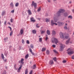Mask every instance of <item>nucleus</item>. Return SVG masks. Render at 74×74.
I'll use <instances>...</instances> for the list:
<instances>
[{
  "label": "nucleus",
  "mask_w": 74,
  "mask_h": 74,
  "mask_svg": "<svg viewBox=\"0 0 74 74\" xmlns=\"http://www.w3.org/2000/svg\"><path fill=\"white\" fill-rule=\"evenodd\" d=\"M39 41H40V42L42 41V38H39Z\"/></svg>",
  "instance_id": "obj_40"
},
{
  "label": "nucleus",
  "mask_w": 74,
  "mask_h": 74,
  "mask_svg": "<svg viewBox=\"0 0 74 74\" xmlns=\"http://www.w3.org/2000/svg\"><path fill=\"white\" fill-rule=\"evenodd\" d=\"M27 43L28 44H30V42H29V40H27Z\"/></svg>",
  "instance_id": "obj_43"
},
{
  "label": "nucleus",
  "mask_w": 74,
  "mask_h": 74,
  "mask_svg": "<svg viewBox=\"0 0 74 74\" xmlns=\"http://www.w3.org/2000/svg\"><path fill=\"white\" fill-rule=\"evenodd\" d=\"M28 12L29 14V15H32V12H31V11L30 10H28Z\"/></svg>",
  "instance_id": "obj_19"
},
{
  "label": "nucleus",
  "mask_w": 74,
  "mask_h": 74,
  "mask_svg": "<svg viewBox=\"0 0 74 74\" xmlns=\"http://www.w3.org/2000/svg\"><path fill=\"white\" fill-rule=\"evenodd\" d=\"M64 38L66 39H67L68 38H69V36H65Z\"/></svg>",
  "instance_id": "obj_32"
},
{
  "label": "nucleus",
  "mask_w": 74,
  "mask_h": 74,
  "mask_svg": "<svg viewBox=\"0 0 74 74\" xmlns=\"http://www.w3.org/2000/svg\"><path fill=\"white\" fill-rule=\"evenodd\" d=\"M51 24L52 26H53L54 25H56V26L58 25V24H57V23H54V22H53V20H51Z\"/></svg>",
  "instance_id": "obj_6"
},
{
  "label": "nucleus",
  "mask_w": 74,
  "mask_h": 74,
  "mask_svg": "<svg viewBox=\"0 0 74 74\" xmlns=\"http://www.w3.org/2000/svg\"><path fill=\"white\" fill-rule=\"evenodd\" d=\"M72 58L73 59H74V56H72Z\"/></svg>",
  "instance_id": "obj_54"
},
{
  "label": "nucleus",
  "mask_w": 74,
  "mask_h": 74,
  "mask_svg": "<svg viewBox=\"0 0 74 74\" xmlns=\"http://www.w3.org/2000/svg\"><path fill=\"white\" fill-rule=\"evenodd\" d=\"M69 18H71V19H72V16H69L68 17Z\"/></svg>",
  "instance_id": "obj_42"
},
{
  "label": "nucleus",
  "mask_w": 74,
  "mask_h": 74,
  "mask_svg": "<svg viewBox=\"0 0 74 74\" xmlns=\"http://www.w3.org/2000/svg\"><path fill=\"white\" fill-rule=\"evenodd\" d=\"M31 22H36V20H34V18L33 17L31 18Z\"/></svg>",
  "instance_id": "obj_15"
},
{
  "label": "nucleus",
  "mask_w": 74,
  "mask_h": 74,
  "mask_svg": "<svg viewBox=\"0 0 74 74\" xmlns=\"http://www.w3.org/2000/svg\"><path fill=\"white\" fill-rule=\"evenodd\" d=\"M8 40V37H6L4 39V40Z\"/></svg>",
  "instance_id": "obj_49"
},
{
  "label": "nucleus",
  "mask_w": 74,
  "mask_h": 74,
  "mask_svg": "<svg viewBox=\"0 0 74 74\" xmlns=\"http://www.w3.org/2000/svg\"><path fill=\"white\" fill-rule=\"evenodd\" d=\"M41 37V36H39V37Z\"/></svg>",
  "instance_id": "obj_64"
},
{
  "label": "nucleus",
  "mask_w": 74,
  "mask_h": 74,
  "mask_svg": "<svg viewBox=\"0 0 74 74\" xmlns=\"http://www.w3.org/2000/svg\"><path fill=\"white\" fill-rule=\"evenodd\" d=\"M36 27H37L38 28H39L40 27V26H38V24H37L36 25Z\"/></svg>",
  "instance_id": "obj_38"
},
{
  "label": "nucleus",
  "mask_w": 74,
  "mask_h": 74,
  "mask_svg": "<svg viewBox=\"0 0 74 74\" xmlns=\"http://www.w3.org/2000/svg\"><path fill=\"white\" fill-rule=\"evenodd\" d=\"M64 29H67V27H64Z\"/></svg>",
  "instance_id": "obj_56"
},
{
  "label": "nucleus",
  "mask_w": 74,
  "mask_h": 74,
  "mask_svg": "<svg viewBox=\"0 0 74 74\" xmlns=\"http://www.w3.org/2000/svg\"><path fill=\"white\" fill-rule=\"evenodd\" d=\"M13 21H14V20L12 18H11L10 19V22H11L12 23L13 22Z\"/></svg>",
  "instance_id": "obj_39"
},
{
  "label": "nucleus",
  "mask_w": 74,
  "mask_h": 74,
  "mask_svg": "<svg viewBox=\"0 0 74 74\" xmlns=\"http://www.w3.org/2000/svg\"><path fill=\"white\" fill-rule=\"evenodd\" d=\"M48 2L49 3H51V0H48Z\"/></svg>",
  "instance_id": "obj_57"
},
{
  "label": "nucleus",
  "mask_w": 74,
  "mask_h": 74,
  "mask_svg": "<svg viewBox=\"0 0 74 74\" xmlns=\"http://www.w3.org/2000/svg\"><path fill=\"white\" fill-rule=\"evenodd\" d=\"M29 57L28 56H25V59H27V58H28Z\"/></svg>",
  "instance_id": "obj_52"
},
{
  "label": "nucleus",
  "mask_w": 74,
  "mask_h": 74,
  "mask_svg": "<svg viewBox=\"0 0 74 74\" xmlns=\"http://www.w3.org/2000/svg\"><path fill=\"white\" fill-rule=\"evenodd\" d=\"M1 56H3V54H1Z\"/></svg>",
  "instance_id": "obj_63"
},
{
  "label": "nucleus",
  "mask_w": 74,
  "mask_h": 74,
  "mask_svg": "<svg viewBox=\"0 0 74 74\" xmlns=\"http://www.w3.org/2000/svg\"><path fill=\"white\" fill-rule=\"evenodd\" d=\"M60 35L61 38H64V36H63V33H62V32H60Z\"/></svg>",
  "instance_id": "obj_7"
},
{
  "label": "nucleus",
  "mask_w": 74,
  "mask_h": 74,
  "mask_svg": "<svg viewBox=\"0 0 74 74\" xmlns=\"http://www.w3.org/2000/svg\"><path fill=\"white\" fill-rule=\"evenodd\" d=\"M19 5V3H16V4L15 5V6L16 7H18Z\"/></svg>",
  "instance_id": "obj_30"
},
{
  "label": "nucleus",
  "mask_w": 74,
  "mask_h": 74,
  "mask_svg": "<svg viewBox=\"0 0 74 74\" xmlns=\"http://www.w3.org/2000/svg\"><path fill=\"white\" fill-rule=\"evenodd\" d=\"M47 33L48 35H50V31L48 30H47Z\"/></svg>",
  "instance_id": "obj_22"
},
{
  "label": "nucleus",
  "mask_w": 74,
  "mask_h": 74,
  "mask_svg": "<svg viewBox=\"0 0 74 74\" xmlns=\"http://www.w3.org/2000/svg\"><path fill=\"white\" fill-rule=\"evenodd\" d=\"M65 12V10L63 9H60L59 10L58 12L57 13V15L58 16H59L60 15V14L62 13V15H63Z\"/></svg>",
  "instance_id": "obj_1"
},
{
  "label": "nucleus",
  "mask_w": 74,
  "mask_h": 74,
  "mask_svg": "<svg viewBox=\"0 0 74 74\" xmlns=\"http://www.w3.org/2000/svg\"><path fill=\"white\" fill-rule=\"evenodd\" d=\"M1 58L2 59H3V60L5 62H7V59H4V56H2Z\"/></svg>",
  "instance_id": "obj_12"
},
{
  "label": "nucleus",
  "mask_w": 74,
  "mask_h": 74,
  "mask_svg": "<svg viewBox=\"0 0 74 74\" xmlns=\"http://www.w3.org/2000/svg\"><path fill=\"white\" fill-rule=\"evenodd\" d=\"M28 69H26L25 71V74H28Z\"/></svg>",
  "instance_id": "obj_18"
},
{
  "label": "nucleus",
  "mask_w": 74,
  "mask_h": 74,
  "mask_svg": "<svg viewBox=\"0 0 74 74\" xmlns=\"http://www.w3.org/2000/svg\"><path fill=\"white\" fill-rule=\"evenodd\" d=\"M66 62H67V61H66V60H64L63 61V63H66Z\"/></svg>",
  "instance_id": "obj_50"
},
{
  "label": "nucleus",
  "mask_w": 74,
  "mask_h": 74,
  "mask_svg": "<svg viewBox=\"0 0 74 74\" xmlns=\"http://www.w3.org/2000/svg\"><path fill=\"white\" fill-rule=\"evenodd\" d=\"M14 68L15 70H17V68H16V66L15 64L14 65Z\"/></svg>",
  "instance_id": "obj_36"
},
{
  "label": "nucleus",
  "mask_w": 74,
  "mask_h": 74,
  "mask_svg": "<svg viewBox=\"0 0 74 74\" xmlns=\"http://www.w3.org/2000/svg\"><path fill=\"white\" fill-rule=\"evenodd\" d=\"M52 47H53V48H55L56 47V45H52Z\"/></svg>",
  "instance_id": "obj_44"
},
{
  "label": "nucleus",
  "mask_w": 74,
  "mask_h": 74,
  "mask_svg": "<svg viewBox=\"0 0 74 74\" xmlns=\"http://www.w3.org/2000/svg\"><path fill=\"white\" fill-rule=\"evenodd\" d=\"M20 33L21 34H23V29H22L20 30Z\"/></svg>",
  "instance_id": "obj_14"
},
{
  "label": "nucleus",
  "mask_w": 74,
  "mask_h": 74,
  "mask_svg": "<svg viewBox=\"0 0 74 74\" xmlns=\"http://www.w3.org/2000/svg\"><path fill=\"white\" fill-rule=\"evenodd\" d=\"M54 20L55 22H56L57 21H58V19L56 18V17H54Z\"/></svg>",
  "instance_id": "obj_17"
},
{
  "label": "nucleus",
  "mask_w": 74,
  "mask_h": 74,
  "mask_svg": "<svg viewBox=\"0 0 74 74\" xmlns=\"http://www.w3.org/2000/svg\"><path fill=\"white\" fill-rule=\"evenodd\" d=\"M31 5L32 7L34 5L35 8H37V3H34V1H32Z\"/></svg>",
  "instance_id": "obj_4"
},
{
  "label": "nucleus",
  "mask_w": 74,
  "mask_h": 74,
  "mask_svg": "<svg viewBox=\"0 0 74 74\" xmlns=\"http://www.w3.org/2000/svg\"><path fill=\"white\" fill-rule=\"evenodd\" d=\"M46 22H49V20L48 18H46Z\"/></svg>",
  "instance_id": "obj_34"
},
{
  "label": "nucleus",
  "mask_w": 74,
  "mask_h": 74,
  "mask_svg": "<svg viewBox=\"0 0 74 74\" xmlns=\"http://www.w3.org/2000/svg\"><path fill=\"white\" fill-rule=\"evenodd\" d=\"M26 56H29V54H27Z\"/></svg>",
  "instance_id": "obj_61"
},
{
  "label": "nucleus",
  "mask_w": 74,
  "mask_h": 74,
  "mask_svg": "<svg viewBox=\"0 0 74 74\" xmlns=\"http://www.w3.org/2000/svg\"><path fill=\"white\" fill-rule=\"evenodd\" d=\"M53 61L52 60H51L50 61V62L49 63L50 64H53Z\"/></svg>",
  "instance_id": "obj_27"
},
{
  "label": "nucleus",
  "mask_w": 74,
  "mask_h": 74,
  "mask_svg": "<svg viewBox=\"0 0 74 74\" xmlns=\"http://www.w3.org/2000/svg\"><path fill=\"white\" fill-rule=\"evenodd\" d=\"M36 65H34L32 69H36Z\"/></svg>",
  "instance_id": "obj_31"
},
{
  "label": "nucleus",
  "mask_w": 74,
  "mask_h": 74,
  "mask_svg": "<svg viewBox=\"0 0 74 74\" xmlns=\"http://www.w3.org/2000/svg\"><path fill=\"white\" fill-rule=\"evenodd\" d=\"M10 27V31H11V30L12 29L10 27Z\"/></svg>",
  "instance_id": "obj_58"
},
{
  "label": "nucleus",
  "mask_w": 74,
  "mask_h": 74,
  "mask_svg": "<svg viewBox=\"0 0 74 74\" xmlns=\"http://www.w3.org/2000/svg\"><path fill=\"white\" fill-rule=\"evenodd\" d=\"M70 38H69V40L66 41V44H68L69 43V42H70Z\"/></svg>",
  "instance_id": "obj_13"
},
{
  "label": "nucleus",
  "mask_w": 74,
  "mask_h": 74,
  "mask_svg": "<svg viewBox=\"0 0 74 74\" xmlns=\"http://www.w3.org/2000/svg\"><path fill=\"white\" fill-rule=\"evenodd\" d=\"M22 67V65H21L20 66V67L18 69V70H17V72L18 73H19L20 72V70L21 69V68Z\"/></svg>",
  "instance_id": "obj_9"
},
{
  "label": "nucleus",
  "mask_w": 74,
  "mask_h": 74,
  "mask_svg": "<svg viewBox=\"0 0 74 74\" xmlns=\"http://www.w3.org/2000/svg\"><path fill=\"white\" fill-rule=\"evenodd\" d=\"M53 60L55 61V62H56V58H53Z\"/></svg>",
  "instance_id": "obj_41"
},
{
  "label": "nucleus",
  "mask_w": 74,
  "mask_h": 74,
  "mask_svg": "<svg viewBox=\"0 0 74 74\" xmlns=\"http://www.w3.org/2000/svg\"><path fill=\"white\" fill-rule=\"evenodd\" d=\"M38 20H40V18H38Z\"/></svg>",
  "instance_id": "obj_59"
},
{
  "label": "nucleus",
  "mask_w": 74,
  "mask_h": 74,
  "mask_svg": "<svg viewBox=\"0 0 74 74\" xmlns=\"http://www.w3.org/2000/svg\"><path fill=\"white\" fill-rule=\"evenodd\" d=\"M50 53V51L48 50H47L46 51V53L47 55H49Z\"/></svg>",
  "instance_id": "obj_21"
},
{
  "label": "nucleus",
  "mask_w": 74,
  "mask_h": 74,
  "mask_svg": "<svg viewBox=\"0 0 74 74\" xmlns=\"http://www.w3.org/2000/svg\"><path fill=\"white\" fill-rule=\"evenodd\" d=\"M48 37H46V41H47V40H48Z\"/></svg>",
  "instance_id": "obj_53"
},
{
  "label": "nucleus",
  "mask_w": 74,
  "mask_h": 74,
  "mask_svg": "<svg viewBox=\"0 0 74 74\" xmlns=\"http://www.w3.org/2000/svg\"><path fill=\"white\" fill-rule=\"evenodd\" d=\"M62 15L64 16H67V15H68V14H67V13H63V14Z\"/></svg>",
  "instance_id": "obj_16"
},
{
  "label": "nucleus",
  "mask_w": 74,
  "mask_h": 74,
  "mask_svg": "<svg viewBox=\"0 0 74 74\" xmlns=\"http://www.w3.org/2000/svg\"><path fill=\"white\" fill-rule=\"evenodd\" d=\"M32 32L34 34H36V31L35 30L32 31Z\"/></svg>",
  "instance_id": "obj_24"
},
{
  "label": "nucleus",
  "mask_w": 74,
  "mask_h": 74,
  "mask_svg": "<svg viewBox=\"0 0 74 74\" xmlns=\"http://www.w3.org/2000/svg\"><path fill=\"white\" fill-rule=\"evenodd\" d=\"M64 24L63 22H58V26H62Z\"/></svg>",
  "instance_id": "obj_8"
},
{
  "label": "nucleus",
  "mask_w": 74,
  "mask_h": 74,
  "mask_svg": "<svg viewBox=\"0 0 74 74\" xmlns=\"http://www.w3.org/2000/svg\"><path fill=\"white\" fill-rule=\"evenodd\" d=\"M73 12H74V10H73Z\"/></svg>",
  "instance_id": "obj_60"
},
{
  "label": "nucleus",
  "mask_w": 74,
  "mask_h": 74,
  "mask_svg": "<svg viewBox=\"0 0 74 74\" xmlns=\"http://www.w3.org/2000/svg\"><path fill=\"white\" fill-rule=\"evenodd\" d=\"M5 13V11H3V12H2V16H3V15H4Z\"/></svg>",
  "instance_id": "obj_23"
},
{
  "label": "nucleus",
  "mask_w": 74,
  "mask_h": 74,
  "mask_svg": "<svg viewBox=\"0 0 74 74\" xmlns=\"http://www.w3.org/2000/svg\"><path fill=\"white\" fill-rule=\"evenodd\" d=\"M11 13H14V10H12L11 11Z\"/></svg>",
  "instance_id": "obj_45"
},
{
  "label": "nucleus",
  "mask_w": 74,
  "mask_h": 74,
  "mask_svg": "<svg viewBox=\"0 0 74 74\" xmlns=\"http://www.w3.org/2000/svg\"><path fill=\"white\" fill-rule=\"evenodd\" d=\"M60 51H63V49L64 48V45L62 44H60Z\"/></svg>",
  "instance_id": "obj_5"
},
{
  "label": "nucleus",
  "mask_w": 74,
  "mask_h": 74,
  "mask_svg": "<svg viewBox=\"0 0 74 74\" xmlns=\"http://www.w3.org/2000/svg\"><path fill=\"white\" fill-rule=\"evenodd\" d=\"M67 51L68 52H69L68 53V54L69 55H71L72 54H73L74 53V51H73V50L70 48L68 49Z\"/></svg>",
  "instance_id": "obj_2"
},
{
  "label": "nucleus",
  "mask_w": 74,
  "mask_h": 74,
  "mask_svg": "<svg viewBox=\"0 0 74 74\" xmlns=\"http://www.w3.org/2000/svg\"><path fill=\"white\" fill-rule=\"evenodd\" d=\"M33 72V71H31L29 73V74H32V73Z\"/></svg>",
  "instance_id": "obj_46"
},
{
  "label": "nucleus",
  "mask_w": 74,
  "mask_h": 74,
  "mask_svg": "<svg viewBox=\"0 0 74 74\" xmlns=\"http://www.w3.org/2000/svg\"><path fill=\"white\" fill-rule=\"evenodd\" d=\"M56 34V32L55 31H52V35L53 36H54Z\"/></svg>",
  "instance_id": "obj_20"
},
{
  "label": "nucleus",
  "mask_w": 74,
  "mask_h": 74,
  "mask_svg": "<svg viewBox=\"0 0 74 74\" xmlns=\"http://www.w3.org/2000/svg\"><path fill=\"white\" fill-rule=\"evenodd\" d=\"M54 40H52V42L53 43H54V42H55L56 44H58V39H57L56 38H54Z\"/></svg>",
  "instance_id": "obj_3"
},
{
  "label": "nucleus",
  "mask_w": 74,
  "mask_h": 74,
  "mask_svg": "<svg viewBox=\"0 0 74 74\" xmlns=\"http://www.w3.org/2000/svg\"><path fill=\"white\" fill-rule=\"evenodd\" d=\"M45 50H46V48H42V52H44V51H45Z\"/></svg>",
  "instance_id": "obj_29"
},
{
  "label": "nucleus",
  "mask_w": 74,
  "mask_h": 74,
  "mask_svg": "<svg viewBox=\"0 0 74 74\" xmlns=\"http://www.w3.org/2000/svg\"><path fill=\"white\" fill-rule=\"evenodd\" d=\"M7 74V72L5 70H4L2 73V74Z\"/></svg>",
  "instance_id": "obj_28"
},
{
  "label": "nucleus",
  "mask_w": 74,
  "mask_h": 74,
  "mask_svg": "<svg viewBox=\"0 0 74 74\" xmlns=\"http://www.w3.org/2000/svg\"><path fill=\"white\" fill-rule=\"evenodd\" d=\"M24 61V59L23 58H22L21 59V61H19V63H22V64H23L24 63V62H23V61Z\"/></svg>",
  "instance_id": "obj_10"
},
{
  "label": "nucleus",
  "mask_w": 74,
  "mask_h": 74,
  "mask_svg": "<svg viewBox=\"0 0 74 74\" xmlns=\"http://www.w3.org/2000/svg\"><path fill=\"white\" fill-rule=\"evenodd\" d=\"M24 42H25V41H24V40H23V39H22V43H23H23H24Z\"/></svg>",
  "instance_id": "obj_47"
},
{
  "label": "nucleus",
  "mask_w": 74,
  "mask_h": 74,
  "mask_svg": "<svg viewBox=\"0 0 74 74\" xmlns=\"http://www.w3.org/2000/svg\"><path fill=\"white\" fill-rule=\"evenodd\" d=\"M10 5L11 8H13L14 7V4H13V3L11 2L10 3Z\"/></svg>",
  "instance_id": "obj_11"
},
{
  "label": "nucleus",
  "mask_w": 74,
  "mask_h": 74,
  "mask_svg": "<svg viewBox=\"0 0 74 74\" xmlns=\"http://www.w3.org/2000/svg\"><path fill=\"white\" fill-rule=\"evenodd\" d=\"M53 51L54 53H58V51H57L56 50H53Z\"/></svg>",
  "instance_id": "obj_33"
},
{
  "label": "nucleus",
  "mask_w": 74,
  "mask_h": 74,
  "mask_svg": "<svg viewBox=\"0 0 74 74\" xmlns=\"http://www.w3.org/2000/svg\"><path fill=\"white\" fill-rule=\"evenodd\" d=\"M29 50L30 52H31V53L32 52V49H29Z\"/></svg>",
  "instance_id": "obj_48"
},
{
  "label": "nucleus",
  "mask_w": 74,
  "mask_h": 74,
  "mask_svg": "<svg viewBox=\"0 0 74 74\" xmlns=\"http://www.w3.org/2000/svg\"><path fill=\"white\" fill-rule=\"evenodd\" d=\"M45 32V31H42L41 32V34H43V33H44Z\"/></svg>",
  "instance_id": "obj_35"
},
{
  "label": "nucleus",
  "mask_w": 74,
  "mask_h": 74,
  "mask_svg": "<svg viewBox=\"0 0 74 74\" xmlns=\"http://www.w3.org/2000/svg\"><path fill=\"white\" fill-rule=\"evenodd\" d=\"M31 53L32 54V55H35V54L34 53H33V52H31Z\"/></svg>",
  "instance_id": "obj_51"
},
{
  "label": "nucleus",
  "mask_w": 74,
  "mask_h": 74,
  "mask_svg": "<svg viewBox=\"0 0 74 74\" xmlns=\"http://www.w3.org/2000/svg\"><path fill=\"white\" fill-rule=\"evenodd\" d=\"M13 34V32H12V31L10 33V35L11 36L12 34Z\"/></svg>",
  "instance_id": "obj_37"
},
{
  "label": "nucleus",
  "mask_w": 74,
  "mask_h": 74,
  "mask_svg": "<svg viewBox=\"0 0 74 74\" xmlns=\"http://www.w3.org/2000/svg\"><path fill=\"white\" fill-rule=\"evenodd\" d=\"M41 7H39L38 8V9L37 11L38 12H40V11H41Z\"/></svg>",
  "instance_id": "obj_26"
},
{
  "label": "nucleus",
  "mask_w": 74,
  "mask_h": 74,
  "mask_svg": "<svg viewBox=\"0 0 74 74\" xmlns=\"http://www.w3.org/2000/svg\"><path fill=\"white\" fill-rule=\"evenodd\" d=\"M30 47L31 48H32V49H33V48H34V45L31 44L30 45Z\"/></svg>",
  "instance_id": "obj_25"
},
{
  "label": "nucleus",
  "mask_w": 74,
  "mask_h": 74,
  "mask_svg": "<svg viewBox=\"0 0 74 74\" xmlns=\"http://www.w3.org/2000/svg\"><path fill=\"white\" fill-rule=\"evenodd\" d=\"M8 23V24H9V25H10V23Z\"/></svg>",
  "instance_id": "obj_62"
},
{
  "label": "nucleus",
  "mask_w": 74,
  "mask_h": 74,
  "mask_svg": "<svg viewBox=\"0 0 74 74\" xmlns=\"http://www.w3.org/2000/svg\"><path fill=\"white\" fill-rule=\"evenodd\" d=\"M6 23H7V21H5L4 23V25H6Z\"/></svg>",
  "instance_id": "obj_55"
}]
</instances>
